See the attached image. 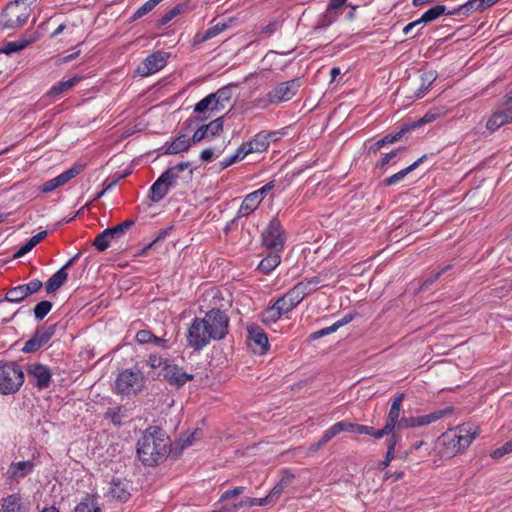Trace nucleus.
Listing matches in <instances>:
<instances>
[{"instance_id":"12","label":"nucleus","mask_w":512,"mask_h":512,"mask_svg":"<svg viewBox=\"0 0 512 512\" xmlns=\"http://www.w3.org/2000/svg\"><path fill=\"white\" fill-rule=\"evenodd\" d=\"M168 54L164 51H157L146 57L137 67L136 72L142 77H147L160 71L165 67Z\"/></svg>"},{"instance_id":"25","label":"nucleus","mask_w":512,"mask_h":512,"mask_svg":"<svg viewBox=\"0 0 512 512\" xmlns=\"http://www.w3.org/2000/svg\"><path fill=\"white\" fill-rule=\"evenodd\" d=\"M192 137L189 138L186 134H181L177 136L167 147L165 150V154L173 155L179 154L181 152L187 151L191 145Z\"/></svg>"},{"instance_id":"42","label":"nucleus","mask_w":512,"mask_h":512,"mask_svg":"<svg viewBox=\"0 0 512 512\" xmlns=\"http://www.w3.org/2000/svg\"><path fill=\"white\" fill-rule=\"evenodd\" d=\"M446 12V7L444 5H435L428 9L423 15L419 18L421 23H429Z\"/></svg>"},{"instance_id":"59","label":"nucleus","mask_w":512,"mask_h":512,"mask_svg":"<svg viewBox=\"0 0 512 512\" xmlns=\"http://www.w3.org/2000/svg\"><path fill=\"white\" fill-rule=\"evenodd\" d=\"M172 230H173V226H168V227H166L164 229L159 230L156 233V236L153 239V241L147 246V249L152 248L156 243L166 239L170 235Z\"/></svg>"},{"instance_id":"21","label":"nucleus","mask_w":512,"mask_h":512,"mask_svg":"<svg viewBox=\"0 0 512 512\" xmlns=\"http://www.w3.org/2000/svg\"><path fill=\"white\" fill-rule=\"evenodd\" d=\"M450 412H451V409L447 408V409L437 410V411H434L432 413L425 414V415L413 416V417H411L412 420L410 421V424L412 425L413 428L426 426V425H429L431 423L438 421L439 419H441L442 417H444L445 415H447Z\"/></svg>"},{"instance_id":"56","label":"nucleus","mask_w":512,"mask_h":512,"mask_svg":"<svg viewBox=\"0 0 512 512\" xmlns=\"http://www.w3.org/2000/svg\"><path fill=\"white\" fill-rule=\"evenodd\" d=\"M227 28V25L225 23H217L213 27L208 28L204 32V39H212L213 37L217 36L221 32H223Z\"/></svg>"},{"instance_id":"28","label":"nucleus","mask_w":512,"mask_h":512,"mask_svg":"<svg viewBox=\"0 0 512 512\" xmlns=\"http://www.w3.org/2000/svg\"><path fill=\"white\" fill-rule=\"evenodd\" d=\"M426 158V155H423L422 157H420L418 160H416L415 162H413L411 165H409L408 167L400 170L399 172L393 174L392 176L386 178L383 180V184L385 186H392V185H395L397 183H399L400 181H402L410 172H412L413 170H415L416 168L419 167V165L424 161V159Z\"/></svg>"},{"instance_id":"10","label":"nucleus","mask_w":512,"mask_h":512,"mask_svg":"<svg viewBox=\"0 0 512 512\" xmlns=\"http://www.w3.org/2000/svg\"><path fill=\"white\" fill-rule=\"evenodd\" d=\"M211 340H213V338L210 335L203 319L195 318L188 329V346L194 350H201L206 347L211 342Z\"/></svg>"},{"instance_id":"13","label":"nucleus","mask_w":512,"mask_h":512,"mask_svg":"<svg viewBox=\"0 0 512 512\" xmlns=\"http://www.w3.org/2000/svg\"><path fill=\"white\" fill-rule=\"evenodd\" d=\"M163 377L171 385L176 388L184 386L187 382L194 379V375L184 371L176 364H165Z\"/></svg>"},{"instance_id":"30","label":"nucleus","mask_w":512,"mask_h":512,"mask_svg":"<svg viewBox=\"0 0 512 512\" xmlns=\"http://www.w3.org/2000/svg\"><path fill=\"white\" fill-rule=\"evenodd\" d=\"M68 274L62 267L56 273H54L46 282L45 288L48 294L58 290L67 281Z\"/></svg>"},{"instance_id":"38","label":"nucleus","mask_w":512,"mask_h":512,"mask_svg":"<svg viewBox=\"0 0 512 512\" xmlns=\"http://www.w3.org/2000/svg\"><path fill=\"white\" fill-rule=\"evenodd\" d=\"M321 281L322 279L320 276H313L311 278H305L296 285L306 297L318 289V286L321 283Z\"/></svg>"},{"instance_id":"46","label":"nucleus","mask_w":512,"mask_h":512,"mask_svg":"<svg viewBox=\"0 0 512 512\" xmlns=\"http://www.w3.org/2000/svg\"><path fill=\"white\" fill-rule=\"evenodd\" d=\"M342 432H352L357 434H366L370 431V426L354 424L347 421H340Z\"/></svg>"},{"instance_id":"26","label":"nucleus","mask_w":512,"mask_h":512,"mask_svg":"<svg viewBox=\"0 0 512 512\" xmlns=\"http://www.w3.org/2000/svg\"><path fill=\"white\" fill-rule=\"evenodd\" d=\"M172 186L161 176L150 187L149 198L152 202H159L169 192Z\"/></svg>"},{"instance_id":"7","label":"nucleus","mask_w":512,"mask_h":512,"mask_svg":"<svg viewBox=\"0 0 512 512\" xmlns=\"http://www.w3.org/2000/svg\"><path fill=\"white\" fill-rule=\"evenodd\" d=\"M213 340H221L228 333L229 318L219 309H211L202 318Z\"/></svg>"},{"instance_id":"31","label":"nucleus","mask_w":512,"mask_h":512,"mask_svg":"<svg viewBox=\"0 0 512 512\" xmlns=\"http://www.w3.org/2000/svg\"><path fill=\"white\" fill-rule=\"evenodd\" d=\"M262 201L259 200L254 192L249 193L243 199L241 206L238 210V217L248 216L257 209Z\"/></svg>"},{"instance_id":"64","label":"nucleus","mask_w":512,"mask_h":512,"mask_svg":"<svg viewBox=\"0 0 512 512\" xmlns=\"http://www.w3.org/2000/svg\"><path fill=\"white\" fill-rule=\"evenodd\" d=\"M244 490H245V487H242V486L227 490L221 495L220 501H225L232 497L241 495L244 492Z\"/></svg>"},{"instance_id":"61","label":"nucleus","mask_w":512,"mask_h":512,"mask_svg":"<svg viewBox=\"0 0 512 512\" xmlns=\"http://www.w3.org/2000/svg\"><path fill=\"white\" fill-rule=\"evenodd\" d=\"M392 432L393 430L385 424L382 429L378 430H375L373 427L370 426V431L366 433V435H370L375 439H381L382 437L387 436Z\"/></svg>"},{"instance_id":"16","label":"nucleus","mask_w":512,"mask_h":512,"mask_svg":"<svg viewBox=\"0 0 512 512\" xmlns=\"http://www.w3.org/2000/svg\"><path fill=\"white\" fill-rule=\"evenodd\" d=\"M54 332V326L37 329L33 337L24 344L22 351L25 353H33L37 351L51 339Z\"/></svg>"},{"instance_id":"34","label":"nucleus","mask_w":512,"mask_h":512,"mask_svg":"<svg viewBox=\"0 0 512 512\" xmlns=\"http://www.w3.org/2000/svg\"><path fill=\"white\" fill-rule=\"evenodd\" d=\"M220 110L221 109H219V105H217V102L214 99V95H212V94H209L206 97H204L194 107V112H196L198 114H202L207 111L218 112Z\"/></svg>"},{"instance_id":"36","label":"nucleus","mask_w":512,"mask_h":512,"mask_svg":"<svg viewBox=\"0 0 512 512\" xmlns=\"http://www.w3.org/2000/svg\"><path fill=\"white\" fill-rule=\"evenodd\" d=\"M281 262L280 255L278 252L274 251L273 253L268 254L258 265V269L268 274L273 271Z\"/></svg>"},{"instance_id":"47","label":"nucleus","mask_w":512,"mask_h":512,"mask_svg":"<svg viewBox=\"0 0 512 512\" xmlns=\"http://www.w3.org/2000/svg\"><path fill=\"white\" fill-rule=\"evenodd\" d=\"M269 504V498H244L239 503H234L233 505L236 506V511L240 509L243 506L252 507V506H264Z\"/></svg>"},{"instance_id":"9","label":"nucleus","mask_w":512,"mask_h":512,"mask_svg":"<svg viewBox=\"0 0 512 512\" xmlns=\"http://www.w3.org/2000/svg\"><path fill=\"white\" fill-rule=\"evenodd\" d=\"M299 88L300 83L298 79H291L289 81L279 83L274 89L266 94L263 101L265 102V105L279 104L289 101L296 95Z\"/></svg>"},{"instance_id":"8","label":"nucleus","mask_w":512,"mask_h":512,"mask_svg":"<svg viewBox=\"0 0 512 512\" xmlns=\"http://www.w3.org/2000/svg\"><path fill=\"white\" fill-rule=\"evenodd\" d=\"M135 224L134 220L128 219L112 228L102 231L93 241V246L100 252L105 251L111 241L118 240Z\"/></svg>"},{"instance_id":"17","label":"nucleus","mask_w":512,"mask_h":512,"mask_svg":"<svg viewBox=\"0 0 512 512\" xmlns=\"http://www.w3.org/2000/svg\"><path fill=\"white\" fill-rule=\"evenodd\" d=\"M82 171V166H73L70 169L64 171L60 175L56 176L53 179H50L46 182H44L40 190L43 193H49L57 189L58 187L66 184L69 180L76 177L80 172Z\"/></svg>"},{"instance_id":"24","label":"nucleus","mask_w":512,"mask_h":512,"mask_svg":"<svg viewBox=\"0 0 512 512\" xmlns=\"http://www.w3.org/2000/svg\"><path fill=\"white\" fill-rule=\"evenodd\" d=\"M404 400V394H397L391 404L385 424L395 431V423L400 419L401 406Z\"/></svg>"},{"instance_id":"50","label":"nucleus","mask_w":512,"mask_h":512,"mask_svg":"<svg viewBox=\"0 0 512 512\" xmlns=\"http://www.w3.org/2000/svg\"><path fill=\"white\" fill-rule=\"evenodd\" d=\"M287 298L289 301H291V304H294L297 306L301 303V301L305 298V295L303 292L297 287V285H294L290 290H288L286 293Z\"/></svg>"},{"instance_id":"44","label":"nucleus","mask_w":512,"mask_h":512,"mask_svg":"<svg viewBox=\"0 0 512 512\" xmlns=\"http://www.w3.org/2000/svg\"><path fill=\"white\" fill-rule=\"evenodd\" d=\"M282 312L278 309V307L273 304L272 306L266 308L262 313V321L265 324L275 323L281 316Z\"/></svg>"},{"instance_id":"49","label":"nucleus","mask_w":512,"mask_h":512,"mask_svg":"<svg viewBox=\"0 0 512 512\" xmlns=\"http://www.w3.org/2000/svg\"><path fill=\"white\" fill-rule=\"evenodd\" d=\"M337 12H332L329 9L326 10L325 14H323L317 23L316 28H326L330 26L332 23H334L337 19Z\"/></svg>"},{"instance_id":"62","label":"nucleus","mask_w":512,"mask_h":512,"mask_svg":"<svg viewBox=\"0 0 512 512\" xmlns=\"http://www.w3.org/2000/svg\"><path fill=\"white\" fill-rule=\"evenodd\" d=\"M135 338L138 343L147 344L152 342V339H154V334L148 330H140L136 333Z\"/></svg>"},{"instance_id":"55","label":"nucleus","mask_w":512,"mask_h":512,"mask_svg":"<svg viewBox=\"0 0 512 512\" xmlns=\"http://www.w3.org/2000/svg\"><path fill=\"white\" fill-rule=\"evenodd\" d=\"M512 452V439L507 441L504 445L494 450L490 456L494 459L501 458Z\"/></svg>"},{"instance_id":"23","label":"nucleus","mask_w":512,"mask_h":512,"mask_svg":"<svg viewBox=\"0 0 512 512\" xmlns=\"http://www.w3.org/2000/svg\"><path fill=\"white\" fill-rule=\"evenodd\" d=\"M82 80V76L76 75L68 80H62L53 85L47 92V96L52 98H60L62 94L72 89Z\"/></svg>"},{"instance_id":"45","label":"nucleus","mask_w":512,"mask_h":512,"mask_svg":"<svg viewBox=\"0 0 512 512\" xmlns=\"http://www.w3.org/2000/svg\"><path fill=\"white\" fill-rule=\"evenodd\" d=\"M163 0H148L141 7H139L133 14L131 20L135 21L149 12H151Z\"/></svg>"},{"instance_id":"41","label":"nucleus","mask_w":512,"mask_h":512,"mask_svg":"<svg viewBox=\"0 0 512 512\" xmlns=\"http://www.w3.org/2000/svg\"><path fill=\"white\" fill-rule=\"evenodd\" d=\"M202 436V431L196 429L189 435H182L178 439V441L175 443L176 447H179L180 450H183L187 447L192 446L197 440H199Z\"/></svg>"},{"instance_id":"48","label":"nucleus","mask_w":512,"mask_h":512,"mask_svg":"<svg viewBox=\"0 0 512 512\" xmlns=\"http://www.w3.org/2000/svg\"><path fill=\"white\" fill-rule=\"evenodd\" d=\"M52 303L47 300L39 302L34 308V316L36 320L41 321L51 311Z\"/></svg>"},{"instance_id":"58","label":"nucleus","mask_w":512,"mask_h":512,"mask_svg":"<svg viewBox=\"0 0 512 512\" xmlns=\"http://www.w3.org/2000/svg\"><path fill=\"white\" fill-rule=\"evenodd\" d=\"M181 8L180 6H176L173 9L166 12L159 20L158 24L160 26H164L168 24L174 17H176L178 14H180Z\"/></svg>"},{"instance_id":"14","label":"nucleus","mask_w":512,"mask_h":512,"mask_svg":"<svg viewBox=\"0 0 512 512\" xmlns=\"http://www.w3.org/2000/svg\"><path fill=\"white\" fill-rule=\"evenodd\" d=\"M42 282L38 279H33L27 284L19 285L11 288L6 293L5 299L9 302L18 303L27 298L28 296L38 292L42 287Z\"/></svg>"},{"instance_id":"54","label":"nucleus","mask_w":512,"mask_h":512,"mask_svg":"<svg viewBox=\"0 0 512 512\" xmlns=\"http://www.w3.org/2000/svg\"><path fill=\"white\" fill-rule=\"evenodd\" d=\"M404 151V148L395 149L387 154H385L376 164V168L383 169L386 165L391 163V161L400 153Z\"/></svg>"},{"instance_id":"40","label":"nucleus","mask_w":512,"mask_h":512,"mask_svg":"<svg viewBox=\"0 0 512 512\" xmlns=\"http://www.w3.org/2000/svg\"><path fill=\"white\" fill-rule=\"evenodd\" d=\"M232 88L233 85H228L218 89L215 93H211L214 95V99L216 100L217 105H219V109H224L225 103L230 101L232 97Z\"/></svg>"},{"instance_id":"57","label":"nucleus","mask_w":512,"mask_h":512,"mask_svg":"<svg viewBox=\"0 0 512 512\" xmlns=\"http://www.w3.org/2000/svg\"><path fill=\"white\" fill-rule=\"evenodd\" d=\"M406 131H407V129L403 128L395 134H388V135L384 136L383 138L380 139L382 146L384 147L388 144H393V143L399 141L403 137V135Z\"/></svg>"},{"instance_id":"29","label":"nucleus","mask_w":512,"mask_h":512,"mask_svg":"<svg viewBox=\"0 0 512 512\" xmlns=\"http://www.w3.org/2000/svg\"><path fill=\"white\" fill-rule=\"evenodd\" d=\"M3 512H27V506L20 495L12 494L3 499Z\"/></svg>"},{"instance_id":"27","label":"nucleus","mask_w":512,"mask_h":512,"mask_svg":"<svg viewBox=\"0 0 512 512\" xmlns=\"http://www.w3.org/2000/svg\"><path fill=\"white\" fill-rule=\"evenodd\" d=\"M109 493L112 498L125 502L130 497L127 483L121 479H113L110 483Z\"/></svg>"},{"instance_id":"15","label":"nucleus","mask_w":512,"mask_h":512,"mask_svg":"<svg viewBox=\"0 0 512 512\" xmlns=\"http://www.w3.org/2000/svg\"><path fill=\"white\" fill-rule=\"evenodd\" d=\"M27 374L34 381V385L39 389H45L51 382L50 369L41 363H31L27 366Z\"/></svg>"},{"instance_id":"53","label":"nucleus","mask_w":512,"mask_h":512,"mask_svg":"<svg viewBox=\"0 0 512 512\" xmlns=\"http://www.w3.org/2000/svg\"><path fill=\"white\" fill-rule=\"evenodd\" d=\"M274 304L278 307L280 312L283 314L293 310L296 306L294 304H291V301L287 298L286 294L278 298Z\"/></svg>"},{"instance_id":"22","label":"nucleus","mask_w":512,"mask_h":512,"mask_svg":"<svg viewBox=\"0 0 512 512\" xmlns=\"http://www.w3.org/2000/svg\"><path fill=\"white\" fill-rule=\"evenodd\" d=\"M190 162H181L173 167H170L166 171H164L160 176L164 178L168 184L172 187L177 184V179L180 176V173L189 170L187 178H190L192 175V170L190 169Z\"/></svg>"},{"instance_id":"18","label":"nucleus","mask_w":512,"mask_h":512,"mask_svg":"<svg viewBox=\"0 0 512 512\" xmlns=\"http://www.w3.org/2000/svg\"><path fill=\"white\" fill-rule=\"evenodd\" d=\"M39 38L37 32H32L30 34H25L22 38L17 41L7 42L5 46L0 49V53H4L6 55H11L12 53L19 52L24 50L26 47L36 42Z\"/></svg>"},{"instance_id":"1","label":"nucleus","mask_w":512,"mask_h":512,"mask_svg":"<svg viewBox=\"0 0 512 512\" xmlns=\"http://www.w3.org/2000/svg\"><path fill=\"white\" fill-rule=\"evenodd\" d=\"M170 445L169 437L161 429L150 427L137 442L138 458L146 466L156 465L165 460Z\"/></svg>"},{"instance_id":"60","label":"nucleus","mask_w":512,"mask_h":512,"mask_svg":"<svg viewBox=\"0 0 512 512\" xmlns=\"http://www.w3.org/2000/svg\"><path fill=\"white\" fill-rule=\"evenodd\" d=\"M338 329H339V327H338L337 323L335 322L334 324H332L329 327H325L323 329H320V330L312 333L311 338L319 339L321 337H324V336H327V335H330V334L336 332Z\"/></svg>"},{"instance_id":"63","label":"nucleus","mask_w":512,"mask_h":512,"mask_svg":"<svg viewBox=\"0 0 512 512\" xmlns=\"http://www.w3.org/2000/svg\"><path fill=\"white\" fill-rule=\"evenodd\" d=\"M388 438L386 439L387 444V452L395 453V447L399 441V436L396 434L395 431L387 435Z\"/></svg>"},{"instance_id":"3","label":"nucleus","mask_w":512,"mask_h":512,"mask_svg":"<svg viewBox=\"0 0 512 512\" xmlns=\"http://www.w3.org/2000/svg\"><path fill=\"white\" fill-rule=\"evenodd\" d=\"M144 384L145 377L139 369H126L116 377L114 391L120 395L130 396L140 392Z\"/></svg>"},{"instance_id":"20","label":"nucleus","mask_w":512,"mask_h":512,"mask_svg":"<svg viewBox=\"0 0 512 512\" xmlns=\"http://www.w3.org/2000/svg\"><path fill=\"white\" fill-rule=\"evenodd\" d=\"M34 469V463L30 460L13 462L7 469V477L12 480H18L26 477L32 473Z\"/></svg>"},{"instance_id":"37","label":"nucleus","mask_w":512,"mask_h":512,"mask_svg":"<svg viewBox=\"0 0 512 512\" xmlns=\"http://www.w3.org/2000/svg\"><path fill=\"white\" fill-rule=\"evenodd\" d=\"M75 512H100L96 497L86 495L75 507Z\"/></svg>"},{"instance_id":"33","label":"nucleus","mask_w":512,"mask_h":512,"mask_svg":"<svg viewBox=\"0 0 512 512\" xmlns=\"http://www.w3.org/2000/svg\"><path fill=\"white\" fill-rule=\"evenodd\" d=\"M499 0H469L464 5L459 8L463 14H467L473 11H484L494 4H496Z\"/></svg>"},{"instance_id":"4","label":"nucleus","mask_w":512,"mask_h":512,"mask_svg":"<svg viewBox=\"0 0 512 512\" xmlns=\"http://www.w3.org/2000/svg\"><path fill=\"white\" fill-rule=\"evenodd\" d=\"M24 382V374L20 366L13 362H0V394L16 393Z\"/></svg>"},{"instance_id":"52","label":"nucleus","mask_w":512,"mask_h":512,"mask_svg":"<svg viewBox=\"0 0 512 512\" xmlns=\"http://www.w3.org/2000/svg\"><path fill=\"white\" fill-rule=\"evenodd\" d=\"M342 432V428L340 426V422H337L335 424H333L330 428H328L324 433L323 435L321 436L320 438V441L321 443H323L324 445L329 442L333 437H335L336 435H338L339 433Z\"/></svg>"},{"instance_id":"43","label":"nucleus","mask_w":512,"mask_h":512,"mask_svg":"<svg viewBox=\"0 0 512 512\" xmlns=\"http://www.w3.org/2000/svg\"><path fill=\"white\" fill-rule=\"evenodd\" d=\"M282 25H283V20L274 19L260 29L259 36L261 38H269L274 33L279 31L282 28Z\"/></svg>"},{"instance_id":"35","label":"nucleus","mask_w":512,"mask_h":512,"mask_svg":"<svg viewBox=\"0 0 512 512\" xmlns=\"http://www.w3.org/2000/svg\"><path fill=\"white\" fill-rule=\"evenodd\" d=\"M275 135V133L268 134H257L253 140L248 143L250 150L252 152H262L267 149L270 143V139Z\"/></svg>"},{"instance_id":"39","label":"nucleus","mask_w":512,"mask_h":512,"mask_svg":"<svg viewBox=\"0 0 512 512\" xmlns=\"http://www.w3.org/2000/svg\"><path fill=\"white\" fill-rule=\"evenodd\" d=\"M436 79L435 72L428 71L421 74V85L420 88L415 93V96L417 98H422L425 93L429 90V88L432 86L433 82Z\"/></svg>"},{"instance_id":"6","label":"nucleus","mask_w":512,"mask_h":512,"mask_svg":"<svg viewBox=\"0 0 512 512\" xmlns=\"http://www.w3.org/2000/svg\"><path fill=\"white\" fill-rule=\"evenodd\" d=\"M30 15L29 8L22 1L16 0L10 2L2 13V23L4 28H18L23 26Z\"/></svg>"},{"instance_id":"2","label":"nucleus","mask_w":512,"mask_h":512,"mask_svg":"<svg viewBox=\"0 0 512 512\" xmlns=\"http://www.w3.org/2000/svg\"><path fill=\"white\" fill-rule=\"evenodd\" d=\"M207 119V117L195 116L188 118L184 123L183 127L188 130L196 128L192 135L193 144L200 143L203 140H211L215 136L219 135L223 131V118L218 117L212 120L208 124L198 126L199 122Z\"/></svg>"},{"instance_id":"5","label":"nucleus","mask_w":512,"mask_h":512,"mask_svg":"<svg viewBox=\"0 0 512 512\" xmlns=\"http://www.w3.org/2000/svg\"><path fill=\"white\" fill-rule=\"evenodd\" d=\"M440 439L449 453L456 454L464 451L472 443L475 434L467 426L461 425L446 431Z\"/></svg>"},{"instance_id":"11","label":"nucleus","mask_w":512,"mask_h":512,"mask_svg":"<svg viewBox=\"0 0 512 512\" xmlns=\"http://www.w3.org/2000/svg\"><path fill=\"white\" fill-rule=\"evenodd\" d=\"M262 243L270 250L280 252L284 248V230L277 219H272L262 233Z\"/></svg>"},{"instance_id":"51","label":"nucleus","mask_w":512,"mask_h":512,"mask_svg":"<svg viewBox=\"0 0 512 512\" xmlns=\"http://www.w3.org/2000/svg\"><path fill=\"white\" fill-rule=\"evenodd\" d=\"M342 432V428L340 426V422H337L335 424H333L330 428H328L324 433L323 435L321 436L320 438V441L321 443H323L324 445L329 442L333 437H335L336 435H338L339 433Z\"/></svg>"},{"instance_id":"19","label":"nucleus","mask_w":512,"mask_h":512,"mask_svg":"<svg viewBox=\"0 0 512 512\" xmlns=\"http://www.w3.org/2000/svg\"><path fill=\"white\" fill-rule=\"evenodd\" d=\"M249 339L255 344L256 351L264 354L269 347L268 337L264 330L258 325L252 324L247 327Z\"/></svg>"},{"instance_id":"32","label":"nucleus","mask_w":512,"mask_h":512,"mask_svg":"<svg viewBox=\"0 0 512 512\" xmlns=\"http://www.w3.org/2000/svg\"><path fill=\"white\" fill-rule=\"evenodd\" d=\"M512 120H510V115L506 110L498 111L493 113L490 118L488 119L486 123V127L488 130L494 132L506 123H511Z\"/></svg>"}]
</instances>
